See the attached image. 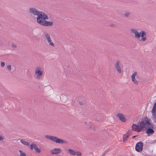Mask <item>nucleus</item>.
Here are the masks:
<instances>
[{
	"label": "nucleus",
	"mask_w": 156,
	"mask_h": 156,
	"mask_svg": "<svg viewBox=\"0 0 156 156\" xmlns=\"http://www.w3.org/2000/svg\"><path fill=\"white\" fill-rule=\"evenodd\" d=\"M152 119L154 122H156V113H152Z\"/></svg>",
	"instance_id": "6ab92c4d"
},
{
	"label": "nucleus",
	"mask_w": 156,
	"mask_h": 156,
	"mask_svg": "<svg viewBox=\"0 0 156 156\" xmlns=\"http://www.w3.org/2000/svg\"><path fill=\"white\" fill-rule=\"evenodd\" d=\"M135 136H133V138H134Z\"/></svg>",
	"instance_id": "7c9ffc66"
},
{
	"label": "nucleus",
	"mask_w": 156,
	"mask_h": 156,
	"mask_svg": "<svg viewBox=\"0 0 156 156\" xmlns=\"http://www.w3.org/2000/svg\"><path fill=\"white\" fill-rule=\"evenodd\" d=\"M115 68L119 73H121V69L120 66V62L119 61H117L115 64Z\"/></svg>",
	"instance_id": "f8f14e48"
},
{
	"label": "nucleus",
	"mask_w": 156,
	"mask_h": 156,
	"mask_svg": "<svg viewBox=\"0 0 156 156\" xmlns=\"http://www.w3.org/2000/svg\"><path fill=\"white\" fill-rule=\"evenodd\" d=\"M34 150L37 153H39L41 152V150L37 147Z\"/></svg>",
	"instance_id": "4be33fe9"
},
{
	"label": "nucleus",
	"mask_w": 156,
	"mask_h": 156,
	"mask_svg": "<svg viewBox=\"0 0 156 156\" xmlns=\"http://www.w3.org/2000/svg\"><path fill=\"white\" fill-rule=\"evenodd\" d=\"M68 151L73 156L76 155V151L70 149H68Z\"/></svg>",
	"instance_id": "f3484780"
},
{
	"label": "nucleus",
	"mask_w": 156,
	"mask_h": 156,
	"mask_svg": "<svg viewBox=\"0 0 156 156\" xmlns=\"http://www.w3.org/2000/svg\"><path fill=\"white\" fill-rule=\"evenodd\" d=\"M117 117L119 118V119L123 122H125L126 121V119L124 115L121 113H119L117 115Z\"/></svg>",
	"instance_id": "4468645a"
},
{
	"label": "nucleus",
	"mask_w": 156,
	"mask_h": 156,
	"mask_svg": "<svg viewBox=\"0 0 156 156\" xmlns=\"http://www.w3.org/2000/svg\"><path fill=\"white\" fill-rule=\"evenodd\" d=\"M7 68L8 69L9 71H10L11 69V65H8L7 66Z\"/></svg>",
	"instance_id": "393cba45"
},
{
	"label": "nucleus",
	"mask_w": 156,
	"mask_h": 156,
	"mask_svg": "<svg viewBox=\"0 0 156 156\" xmlns=\"http://www.w3.org/2000/svg\"><path fill=\"white\" fill-rule=\"evenodd\" d=\"M144 145L143 143L141 141H140L137 143L135 147V150L137 152H140L142 150Z\"/></svg>",
	"instance_id": "0eeeda50"
},
{
	"label": "nucleus",
	"mask_w": 156,
	"mask_h": 156,
	"mask_svg": "<svg viewBox=\"0 0 156 156\" xmlns=\"http://www.w3.org/2000/svg\"><path fill=\"white\" fill-rule=\"evenodd\" d=\"M20 153V156H26L25 153L23 152L21 150H20L19 151Z\"/></svg>",
	"instance_id": "412c9836"
},
{
	"label": "nucleus",
	"mask_w": 156,
	"mask_h": 156,
	"mask_svg": "<svg viewBox=\"0 0 156 156\" xmlns=\"http://www.w3.org/2000/svg\"><path fill=\"white\" fill-rule=\"evenodd\" d=\"M37 147V145L34 143H32L30 145V148L31 150L35 149Z\"/></svg>",
	"instance_id": "dca6fc26"
},
{
	"label": "nucleus",
	"mask_w": 156,
	"mask_h": 156,
	"mask_svg": "<svg viewBox=\"0 0 156 156\" xmlns=\"http://www.w3.org/2000/svg\"><path fill=\"white\" fill-rule=\"evenodd\" d=\"M43 74V71L41 67H38L36 68L35 70V74L37 79H40L42 76Z\"/></svg>",
	"instance_id": "39448f33"
},
{
	"label": "nucleus",
	"mask_w": 156,
	"mask_h": 156,
	"mask_svg": "<svg viewBox=\"0 0 156 156\" xmlns=\"http://www.w3.org/2000/svg\"><path fill=\"white\" fill-rule=\"evenodd\" d=\"M44 36L46 39L47 40L49 44V45L53 47L54 46V44L52 42L50 34L48 33L45 32L44 33Z\"/></svg>",
	"instance_id": "423d86ee"
},
{
	"label": "nucleus",
	"mask_w": 156,
	"mask_h": 156,
	"mask_svg": "<svg viewBox=\"0 0 156 156\" xmlns=\"http://www.w3.org/2000/svg\"><path fill=\"white\" fill-rule=\"evenodd\" d=\"M20 142L22 144H23L24 145L28 146L30 144L29 142H27L26 141L23 140H21Z\"/></svg>",
	"instance_id": "a211bd4d"
},
{
	"label": "nucleus",
	"mask_w": 156,
	"mask_h": 156,
	"mask_svg": "<svg viewBox=\"0 0 156 156\" xmlns=\"http://www.w3.org/2000/svg\"><path fill=\"white\" fill-rule=\"evenodd\" d=\"M4 139V137L2 136L1 134H0V141H2Z\"/></svg>",
	"instance_id": "a878e982"
},
{
	"label": "nucleus",
	"mask_w": 156,
	"mask_h": 156,
	"mask_svg": "<svg viewBox=\"0 0 156 156\" xmlns=\"http://www.w3.org/2000/svg\"><path fill=\"white\" fill-rule=\"evenodd\" d=\"M79 104H80V105H82V102H79Z\"/></svg>",
	"instance_id": "c85d7f7f"
},
{
	"label": "nucleus",
	"mask_w": 156,
	"mask_h": 156,
	"mask_svg": "<svg viewBox=\"0 0 156 156\" xmlns=\"http://www.w3.org/2000/svg\"><path fill=\"white\" fill-rule=\"evenodd\" d=\"M45 137L50 140H51L53 142H55L56 143L59 144L66 143V142L63 140L59 139L57 137L54 136H51L50 135H46Z\"/></svg>",
	"instance_id": "20e7f679"
},
{
	"label": "nucleus",
	"mask_w": 156,
	"mask_h": 156,
	"mask_svg": "<svg viewBox=\"0 0 156 156\" xmlns=\"http://www.w3.org/2000/svg\"><path fill=\"white\" fill-rule=\"evenodd\" d=\"M131 31L135 34V37L136 38L139 39L141 37V31L140 32H138L136 29H132Z\"/></svg>",
	"instance_id": "1a4fd4ad"
},
{
	"label": "nucleus",
	"mask_w": 156,
	"mask_h": 156,
	"mask_svg": "<svg viewBox=\"0 0 156 156\" xmlns=\"http://www.w3.org/2000/svg\"><path fill=\"white\" fill-rule=\"evenodd\" d=\"M63 97H65V98H66V96L64 95V96H63Z\"/></svg>",
	"instance_id": "c756f323"
},
{
	"label": "nucleus",
	"mask_w": 156,
	"mask_h": 156,
	"mask_svg": "<svg viewBox=\"0 0 156 156\" xmlns=\"http://www.w3.org/2000/svg\"><path fill=\"white\" fill-rule=\"evenodd\" d=\"M129 15V13L128 12H126L125 14V16L126 17H128Z\"/></svg>",
	"instance_id": "b1692460"
},
{
	"label": "nucleus",
	"mask_w": 156,
	"mask_h": 156,
	"mask_svg": "<svg viewBox=\"0 0 156 156\" xmlns=\"http://www.w3.org/2000/svg\"><path fill=\"white\" fill-rule=\"evenodd\" d=\"M29 12L30 14H33L34 16H37V22L39 20H38L39 18V20L41 17H42L43 15H44V13L34 8H31L29 9Z\"/></svg>",
	"instance_id": "f03ea898"
},
{
	"label": "nucleus",
	"mask_w": 156,
	"mask_h": 156,
	"mask_svg": "<svg viewBox=\"0 0 156 156\" xmlns=\"http://www.w3.org/2000/svg\"><path fill=\"white\" fill-rule=\"evenodd\" d=\"M129 137V135L126 134L125 135H124L123 137V141H125Z\"/></svg>",
	"instance_id": "aec40b11"
},
{
	"label": "nucleus",
	"mask_w": 156,
	"mask_h": 156,
	"mask_svg": "<svg viewBox=\"0 0 156 156\" xmlns=\"http://www.w3.org/2000/svg\"><path fill=\"white\" fill-rule=\"evenodd\" d=\"M150 126H151V127H148V126H147L146 128V129H147L146 132L148 136L150 135L151 134H153L154 132V131L153 129H152L153 128V125L150 124Z\"/></svg>",
	"instance_id": "6e6552de"
},
{
	"label": "nucleus",
	"mask_w": 156,
	"mask_h": 156,
	"mask_svg": "<svg viewBox=\"0 0 156 156\" xmlns=\"http://www.w3.org/2000/svg\"><path fill=\"white\" fill-rule=\"evenodd\" d=\"M132 127L134 131H137V132H140L142 130L140 125H138L135 124H133L132 126Z\"/></svg>",
	"instance_id": "9b49d317"
},
{
	"label": "nucleus",
	"mask_w": 156,
	"mask_h": 156,
	"mask_svg": "<svg viewBox=\"0 0 156 156\" xmlns=\"http://www.w3.org/2000/svg\"><path fill=\"white\" fill-rule=\"evenodd\" d=\"M62 149L59 148H55L51 151V153L52 154H59L62 151Z\"/></svg>",
	"instance_id": "9d476101"
},
{
	"label": "nucleus",
	"mask_w": 156,
	"mask_h": 156,
	"mask_svg": "<svg viewBox=\"0 0 156 156\" xmlns=\"http://www.w3.org/2000/svg\"><path fill=\"white\" fill-rule=\"evenodd\" d=\"M150 119L146 116L142 119L141 121L139 122L138 124L140 125V128L142 129L143 128L145 127L146 128L147 126H148V127H151V126H150Z\"/></svg>",
	"instance_id": "7ed1b4c3"
},
{
	"label": "nucleus",
	"mask_w": 156,
	"mask_h": 156,
	"mask_svg": "<svg viewBox=\"0 0 156 156\" xmlns=\"http://www.w3.org/2000/svg\"><path fill=\"white\" fill-rule=\"evenodd\" d=\"M12 47H13V48H16V45H15V44H12Z\"/></svg>",
	"instance_id": "cd10ccee"
},
{
	"label": "nucleus",
	"mask_w": 156,
	"mask_h": 156,
	"mask_svg": "<svg viewBox=\"0 0 156 156\" xmlns=\"http://www.w3.org/2000/svg\"><path fill=\"white\" fill-rule=\"evenodd\" d=\"M5 63L4 62H2L1 63V66L3 67L5 66Z\"/></svg>",
	"instance_id": "bb28decb"
},
{
	"label": "nucleus",
	"mask_w": 156,
	"mask_h": 156,
	"mask_svg": "<svg viewBox=\"0 0 156 156\" xmlns=\"http://www.w3.org/2000/svg\"><path fill=\"white\" fill-rule=\"evenodd\" d=\"M41 18L40 20V18L38 19L39 21L37 22L39 24L45 26H51L52 25L53 23L52 22L48 21L45 20L48 19V17L44 13Z\"/></svg>",
	"instance_id": "f257e3e1"
},
{
	"label": "nucleus",
	"mask_w": 156,
	"mask_h": 156,
	"mask_svg": "<svg viewBox=\"0 0 156 156\" xmlns=\"http://www.w3.org/2000/svg\"><path fill=\"white\" fill-rule=\"evenodd\" d=\"M76 155L77 156H80L81 155V153L80 151H76Z\"/></svg>",
	"instance_id": "5701e85b"
},
{
	"label": "nucleus",
	"mask_w": 156,
	"mask_h": 156,
	"mask_svg": "<svg viewBox=\"0 0 156 156\" xmlns=\"http://www.w3.org/2000/svg\"><path fill=\"white\" fill-rule=\"evenodd\" d=\"M141 39L143 41H145L146 40V34L145 32L143 31H141Z\"/></svg>",
	"instance_id": "2eb2a0df"
},
{
	"label": "nucleus",
	"mask_w": 156,
	"mask_h": 156,
	"mask_svg": "<svg viewBox=\"0 0 156 156\" xmlns=\"http://www.w3.org/2000/svg\"><path fill=\"white\" fill-rule=\"evenodd\" d=\"M136 75V72H135L131 76V79L132 81L135 84H138V82L135 79V76Z\"/></svg>",
	"instance_id": "ddd939ff"
}]
</instances>
